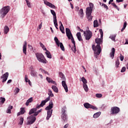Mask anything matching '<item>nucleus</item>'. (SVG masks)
Listing matches in <instances>:
<instances>
[{
	"instance_id": "nucleus-17",
	"label": "nucleus",
	"mask_w": 128,
	"mask_h": 128,
	"mask_svg": "<svg viewBox=\"0 0 128 128\" xmlns=\"http://www.w3.org/2000/svg\"><path fill=\"white\" fill-rule=\"evenodd\" d=\"M95 42L97 44V46H100V44H102V39L96 38L95 39Z\"/></svg>"
},
{
	"instance_id": "nucleus-3",
	"label": "nucleus",
	"mask_w": 128,
	"mask_h": 128,
	"mask_svg": "<svg viewBox=\"0 0 128 128\" xmlns=\"http://www.w3.org/2000/svg\"><path fill=\"white\" fill-rule=\"evenodd\" d=\"M80 30L81 32H84V38L86 40H90L92 38V32H90V30H88L85 32L82 29L80 28Z\"/></svg>"
},
{
	"instance_id": "nucleus-45",
	"label": "nucleus",
	"mask_w": 128,
	"mask_h": 128,
	"mask_svg": "<svg viewBox=\"0 0 128 128\" xmlns=\"http://www.w3.org/2000/svg\"><path fill=\"white\" fill-rule=\"evenodd\" d=\"M42 110L40 109L38 110V112L36 111V112L34 114V116H38L40 112H42Z\"/></svg>"
},
{
	"instance_id": "nucleus-21",
	"label": "nucleus",
	"mask_w": 128,
	"mask_h": 128,
	"mask_svg": "<svg viewBox=\"0 0 128 128\" xmlns=\"http://www.w3.org/2000/svg\"><path fill=\"white\" fill-rule=\"evenodd\" d=\"M92 9L88 8H86V15L89 16V14H92Z\"/></svg>"
},
{
	"instance_id": "nucleus-14",
	"label": "nucleus",
	"mask_w": 128,
	"mask_h": 128,
	"mask_svg": "<svg viewBox=\"0 0 128 128\" xmlns=\"http://www.w3.org/2000/svg\"><path fill=\"white\" fill-rule=\"evenodd\" d=\"M62 86H63L64 90L66 91V92H68V85H66V80H62Z\"/></svg>"
},
{
	"instance_id": "nucleus-47",
	"label": "nucleus",
	"mask_w": 128,
	"mask_h": 128,
	"mask_svg": "<svg viewBox=\"0 0 128 128\" xmlns=\"http://www.w3.org/2000/svg\"><path fill=\"white\" fill-rule=\"evenodd\" d=\"M70 40H71V42H72V44H73L76 45V41H74V36H70Z\"/></svg>"
},
{
	"instance_id": "nucleus-27",
	"label": "nucleus",
	"mask_w": 128,
	"mask_h": 128,
	"mask_svg": "<svg viewBox=\"0 0 128 128\" xmlns=\"http://www.w3.org/2000/svg\"><path fill=\"white\" fill-rule=\"evenodd\" d=\"M50 12L53 15V20H56V14L53 10H50Z\"/></svg>"
},
{
	"instance_id": "nucleus-13",
	"label": "nucleus",
	"mask_w": 128,
	"mask_h": 128,
	"mask_svg": "<svg viewBox=\"0 0 128 128\" xmlns=\"http://www.w3.org/2000/svg\"><path fill=\"white\" fill-rule=\"evenodd\" d=\"M44 4H46V6H49V8H56V6L48 1H44Z\"/></svg>"
},
{
	"instance_id": "nucleus-33",
	"label": "nucleus",
	"mask_w": 128,
	"mask_h": 128,
	"mask_svg": "<svg viewBox=\"0 0 128 128\" xmlns=\"http://www.w3.org/2000/svg\"><path fill=\"white\" fill-rule=\"evenodd\" d=\"M45 54L48 58H52V54H50V51H47L45 52Z\"/></svg>"
},
{
	"instance_id": "nucleus-60",
	"label": "nucleus",
	"mask_w": 128,
	"mask_h": 128,
	"mask_svg": "<svg viewBox=\"0 0 128 128\" xmlns=\"http://www.w3.org/2000/svg\"><path fill=\"white\" fill-rule=\"evenodd\" d=\"M25 82H28V78L26 75H25Z\"/></svg>"
},
{
	"instance_id": "nucleus-61",
	"label": "nucleus",
	"mask_w": 128,
	"mask_h": 128,
	"mask_svg": "<svg viewBox=\"0 0 128 128\" xmlns=\"http://www.w3.org/2000/svg\"><path fill=\"white\" fill-rule=\"evenodd\" d=\"M124 56H122V54H120V60L121 62H122L124 60Z\"/></svg>"
},
{
	"instance_id": "nucleus-57",
	"label": "nucleus",
	"mask_w": 128,
	"mask_h": 128,
	"mask_svg": "<svg viewBox=\"0 0 128 128\" xmlns=\"http://www.w3.org/2000/svg\"><path fill=\"white\" fill-rule=\"evenodd\" d=\"M102 94H96V98H102Z\"/></svg>"
},
{
	"instance_id": "nucleus-1",
	"label": "nucleus",
	"mask_w": 128,
	"mask_h": 128,
	"mask_svg": "<svg viewBox=\"0 0 128 128\" xmlns=\"http://www.w3.org/2000/svg\"><path fill=\"white\" fill-rule=\"evenodd\" d=\"M61 118L62 122H68V110L66 106H62L61 109Z\"/></svg>"
},
{
	"instance_id": "nucleus-52",
	"label": "nucleus",
	"mask_w": 128,
	"mask_h": 128,
	"mask_svg": "<svg viewBox=\"0 0 128 128\" xmlns=\"http://www.w3.org/2000/svg\"><path fill=\"white\" fill-rule=\"evenodd\" d=\"M71 48L74 52H76V45H74V46H73Z\"/></svg>"
},
{
	"instance_id": "nucleus-38",
	"label": "nucleus",
	"mask_w": 128,
	"mask_h": 128,
	"mask_svg": "<svg viewBox=\"0 0 128 128\" xmlns=\"http://www.w3.org/2000/svg\"><path fill=\"white\" fill-rule=\"evenodd\" d=\"M79 12L80 14V16L81 18H84V10L82 8H80L79 10Z\"/></svg>"
},
{
	"instance_id": "nucleus-6",
	"label": "nucleus",
	"mask_w": 128,
	"mask_h": 128,
	"mask_svg": "<svg viewBox=\"0 0 128 128\" xmlns=\"http://www.w3.org/2000/svg\"><path fill=\"white\" fill-rule=\"evenodd\" d=\"M36 116H34V114L31 115L28 118H29L30 120H28L27 122V125H30L32 124H34V122L36 120Z\"/></svg>"
},
{
	"instance_id": "nucleus-53",
	"label": "nucleus",
	"mask_w": 128,
	"mask_h": 128,
	"mask_svg": "<svg viewBox=\"0 0 128 128\" xmlns=\"http://www.w3.org/2000/svg\"><path fill=\"white\" fill-rule=\"evenodd\" d=\"M89 6H90V7H88V8H92H92H94V4H92V2H90Z\"/></svg>"
},
{
	"instance_id": "nucleus-39",
	"label": "nucleus",
	"mask_w": 128,
	"mask_h": 128,
	"mask_svg": "<svg viewBox=\"0 0 128 128\" xmlns=\"http://www.w3.org/2000/svg\"><path fill=\"white\" fill-rule=\"evenodd\" d=\"M98 20H94V27L98 28Z\"/></svg>"
},
{
	"instance_id": "nucleus-56",
	"label": "nucleus",
	"mask_w": 128,
	"mask_h": 128,
	"mask_svg": "<svg viewBox=\"0 0 128 128\" xmlns=\"http://www.w3.org/2000/svg\"><path fill=\"white\" fill-rule=\"evenodd\" d=\"M18 92H20V88H16V92H15V94H18Z\"/></svg>"
},
{
	"instance_id": "nucleus-12",
	"label": "nucleus",
	"mask_w": 128,
	"mask_h": 128,
	"mask_svg": "<svg viewBox=\"0 0 128 128\" xmlns=\"http://www.w3.org/2000/svg\"><path fill=\"white\" fill-rule=\"evenodd\" d=\"M50 100V97H48L46 98L44 100H43L42 101L41 103L40 104V106H46V104Z\"/></svg>"
},
{
	"instance_id": "nucleus-36",
	"label": "nucleus",
	"mask_w": 128,
	"mask_h": 128,
	"mask_svg": "<svg viewBox=\"0 0 128 128\" xmlns=\"http://www.w3.org/2000/svg\"><path fill=\"white\" fill-rule=\"evenodd\" d=\"M83 88L86 92H88V84H83Z\"/></svg>"
},
{
	"instance_id": "nucleus-5",
	"label": "nucleus",
	"mask_w": 128,
	"mask_h": 128,
	"mask_svg": "<svg viewBox=\"0 0 128 128\" xmlns=\"http://www.w3.org/2000/svg\"><path fill=\"white\" fill-rule=\"evenodd\" d=\"M92 48L94 52H96L97 50V52L96 54L100 56V54L102 52V47H100V45H96V46L93 44L92 45Z\"/></svg>"
},
{
	"instance_id": "nucleus-24",
	"label": "nucleus",
	"mask_w": 128,
	"mask_h": 128,
	"mask_svg": "<svg viewBox=\"0 0 128 128\" xmlns=\"http://www.w3.org/2000/svg\"><path fill=\"white\" fill-rule=\"evenodd\" d=\"M116 34H111L109 36V38H110L113 42H116Z\"/></svg>"
},
{
	"instance_id": "nucleus-10",
	"label": "nucleus",
	"mask_w": 128,
	"mask_h": 128,
	"mask_svg": "<svg viewBox=\"0 0 128 128\" xmlns=\"http://www.w3.org/2000/svg\"><path fill=\"white\" fill-rule=\"evenodd\" d=\"M8 72H6L1 76V78L3 79L2 82H6L8 80Z\"/></svg>"
},
{
	"instance_id": "nucleus-7",
	"label": "nucleus",
	"mask_w": 128,
	"mask_h": 128,
	"mask_svg": "<svg viewBox=\"0 0 128 128\" xmlns=\"http://www.w3.org/2000/svg\"><path fill=\"white\" fill-rule=\"evenodd\" d=\"M120 112V109L118 106H114L111 108L110 114H117Z\"/></svg>"
},
{
	"instance_id": "nucleus-18",
	"label": "nucleus",
	"mask_w": 128,
	"mask_h": 128,
	"mask_svg": "<svg viewBox=\"0 0 128 128\" xmlns=\"http://www.w3.org/2000/svg\"><path fill=\"white\" fill-rule=\"evenodd\" d=\"M28 46V43L24 41V44H23V52L24 54L26 55V46Z\"/></svg>"
},
{
	"instance_id": "nucleus-4",
	"label": "nucleus",
	"mask_w": 128,
	"mask_h": 128,
	"mask_svg": "<svg viewBox=\"0 0 128 128\" xmlns=\"http://www.w3.org/2000/svg\"><path fill=\"white\" fill-rule=\"evenodd\" d=\"M10 12V6H6L3 7L0 10V18H4L6 16V14Z\"/></svg>"
},
{
	"instance_id": "nucleus-26",
	"label": "nucleus",
	"mask_w": 128,
	"mask_h": 128,
	"mask_svg": "<svg viewBox=\"0 0 128 128\" xmlns=\"http://www.w3.org/2000/svg\"><path fill=\"white\" fill-rule=\"evenodd\" d=\"M36 108H32L30 112H29V113L28 114L30 116V114H36Z\"/></svg>"
},
{
	"instance_id": "nucleus-15",
	"label": "nucleus",
	"mask_w": 128,
	"mask_h": 128,
	"mask_svg": "<svg viewBox=\"0 0 128 128\" xmlns=\"http://www.w3.org/2000/svg\"><path fill=\"white\" fill-rule=\"evenodd\" d=\"M116 52V49H114V48H112L111 52L110 54V58H111L114 59V53Z\"/></svg>"
},
{
	"instance_id": "nucleus-32",
	"label": "nucleus",
	"mask_w": 128,
	"mask_h": 128,
	"mask_svg": "<svg viewBox=\"0 0 128 128\" xmlns=\"http://www.w3.org/2000/svg\"><path fill=\"white\" fill-rule=\"evenodd\" d=\"M48 96H49L48 98H50V96L51 98H52L54 96V94H52V91L50 89L48 90Z\"/></svg>"
},
{
	"instance_id": "nucleus-35",
	"label": "nucleus",
	"mask_w": 128,
	"mask_h": 128,
	"mask_svg": "<svg viewBox=\"0 0 128 128\" xmlns=\"http://www.w3.org/2000/svg\"><path fill=\"white\" fill-rule=\"evenodd\" d=\"M60 32H62V34H65L64 28V25H62H62L60 26Z\"/></svg>"
},
{
	"instance_id": "nucleus-25",
	"label": "nucleus",
	"mask_w": 128,
	"mask_h": 128,
	"mask_svg": "<svg viewBox=\"0 0 128 128\" xmlns=\"http://www.w3.org/2000/svg\"><path fill=\"white\" fill-rule=\"evenodd\" d=\"M4 34H7L8 32H10V28H8V26H4Z\"/></svg>"
},
{
	"instance_id": "nucleus-50",
	"label": "nucleus",
	"mask_w": 128,
	"mask_h": 128,
	"mask_svg": "<svg viewBox=\"0 0 128 128\" xmlns=\"http://www.w3.org/2000/svg\"><path fill=\"white\" fill-rule=\"evenodd\" d=\"M26 2V4L28 6V8H31V5H30V1H28V0H25Z\"/></svg>"
},
{
	"instance_id": "nucleus-29",
	"label": "nucleus",
	"mask_w": 128,
	"mask_h": 128,
	"mask_svg": "<svg viewBox=\"0 0 128 128\" xmlns=\"http://www.w3.org/2000/svg\"><path fill=\"white\" fill-rule=\"evenodd\" d=\"M58 46H60V48L62 50L63 52H64V44H62V42H60L57 45Z\"/></svg>"
},
{
	"instance_id": "nucleus-19",
	"label": "nucleus",
	"mask_w": 128,
	"mask_h": 128,
	"mask_svg": "<svg viewBox=\"0 0 128 128\" xmlns=\"http://www.w3.org/2000/svg\"><path fill=\"white\" fill-rule=\"evenodd\" d=\"M76 36L77 38L79 40V42H82V34H81L80 32H77Z\"/></svg>"
},
{
	"instance_id": "nucleus-20",
	"label": "nucleus",
	"mask_w": 128,
	"mask_h": 128,
	"mask_svg": "<svg viewBox=\"0 0 128 128\" xmlns=\"http://www.w3.org/2000/svg\"><path fill=\"white\" fill-rule=\"evenodd\" d=\"M26 112V110H24V108H20V111L17 114V116H20V114H24Z\"/></svg>"
},
{
	"instance_id": "nucleus-48",
	"label": "nucleus",
	"mask_w": 128,
	"mask_h": 128,
	"mask_svg": "<svg viewBox=\"0 0 128 128\" xmlns=\"http://www.w3.org/2000/svg\"><path fill=\"white\" fill-rule=\"evenodd\" d=\"M0 102H2V104H4V102H6V98L1 97L0 98Z\"/></svg>"
},
{
	"instance_id": "nucleus-41",
	"label": "nucleus",
	"mask_w": 128,
	"mask_h": 128,
	"mask_svg": "<svg viewBox=\"0 0 128 128\" xmlns=\"http://www.w3.org/2000/svg\"><path fill=\"white\" fill-rule=\"evenodd\" d=\"M54 40L55 41L56 44L57 46H58V44L60 43V40H58V38L56 36L54 37Z\"/></svg>"
},
{
	"instance_id": "nucleus-31",
	"label": "nucleus",
	"mask_w": 128,
	"mask_h": 128,
	"mask_svg": "<svg viewBox=\"0 0 128 128\" xmlns=\"http://www.w3.org/2000/svg\"><path fill=\"white\" fill-rule=\"evenodd\" d=\"M12 106H9V107L7 108L6 112L7 114H12Z\"/></svg>"
},
{
	"instance_id": "nucleus-16",
	"label": "nucleus",
	"mask_w": 128,
	"mask_h": 128,
	"mask_svg": "<svg viewBox=\"0 0 128 128\" xmlns=\"http://www.w3.org/2000/svg\"><path fill=\"white\" fill-rule=\"evenodd\" d=\"M52 110H48L47 116L46 118V120H50V118L52 116Z\"/></svg>"
},
{
	"instance_id": "nucleus-23",
	"label": "nucleus",
	"mask_w": 128,
	"mask_h": 128,
	"mask_svg": "<svg viewBox=\"0 0 128 128\" xmlns=\"http://www.w3.org/2000/svg\"><path fill=\"white\" fill-rule=\"evenodd\" d=\"M100 114H102V112H97L93 115V118H98V116H100Z\"/></svg>"
},
{
	"instance_id": "nucleus-62",
	"label": "nucleus",
	"mask_w": 128,
	"mask_h": 128,
	"mask_svg": "<svg viewBox=\"0 0 128 128\" xmlns=\"http://www.w3.org/2000/svg\"><path fill=\"white\" fill-rule=\"evenodd\" d=\"M28 46L29 48L30 49V50H34V48H32V46L31 45L28 44Z\"/></svg>"
},
{
	"instance_id": "nucleus-37",
	"label": "nucleus",
	"mask_w": 128,
	"mask_h": 128,
	"mask_svg": "<svg viewBox=\"0 0 128 128\" xmlns=\"http://www.w3.org/2000/svg\"><path fill=\"white\" fill-rule=\"evenodd\" d=\"M86 16L88 22H92V20L93 16H92V14L86 15Z\"/></svg>"
},
{
	"instance_id": "nucleus-28",
	"label": "nucleus",
	"mask_w": 128,
	"mask_h": 128,
	"mask_svg": "<svg viewBox=\"0 0 128 128\" xmlns=\"http://www.w3.org/2000/svg\"><path fill=\"white\" fill-rule=\"evenodd\" d=\"M32 97L30 98H28L26 102V106H28L30 104V102H32Z\"/></svg>"
},
{
	"instance_id": "nucleus-42",
	"label": "nucleus",
	"mask_w": 128,
	"mask_h": 128,
	"mask_svg": "<svg viewBox=\"0 0 128 128\" xmlns=\"http://www.w3.org/2000/svg\"><path fill=\"white\" fill-rule=\"evenodd\" d=\"M111 4H112V6H114V8H116V10H117L118 11H120V8H118V6H116V4L112 3Z\"/></svg>"
},
{
	"instance_id": "nucleus-11",
	"label": "nucleus",
	"mask_w": 128,
	"mask_h": 128,
	"mask_svg": "<svg viewBox=\"0 0 128 128\" xmlns=\"http://www.w3.org/2000/svg\"><path fill=\"white\" fill-rule=\"evenodd\" d=\"M52 108H54V103L52 102V100H51L49 102L48 106L45 108V110H52Z\"/></svg>"
},
{
	"instance_id": "nucleus-9",
	"label": "nucleus",
	"mask_w": 128,
	"mask_h": 128,
	"mask_svg": "<svg viewBox=\"0 0 128 128\" xmlns=\"http://www.w3.org/2000/svg\"><path fill=\"white\" fill-rule=\"evenodd\" d=\"M66 32L68 39L70 40V36H72L70 30L69 28H66Z\"/></svg>"
},
{
	"instance_id": "nucleus-49",
	"label": "nucleus",
	"mask_w": 128,
	"mask_h": 128,
	"mask_svg": "<svg viewBox=\"0 0 128 128\" xmlns=\"http://www.w3.org/2000/svg\"><path fill=\"white\" fill-rule=\"evenodd\" d=\"M119 66H120V61L118 60V59H117V60L116 61V68H118Z\"/></svg>"
},
{
	"instance_id": "nucleus-40",
	"label": "nucleus",
	"mask_w": 128,
	"mask_h": 128,
	"mask_svg": "<svg viewBox=\"0 0 128 128\" xmlns=\"http://www.w3.org/2000/svg\"><path fill=\"white\" fill-rule=\"evenodd\" d=\"M82 81L83 82V84H88V81L86 80V78H84V77H82Z\"/></svg>"
},
{
	"instance_id": "nucleus-44",
	"label": "nucleus",
	"mask_w": 128,
	"mask_h": 128,
	"mask_svg": "<svg viewBox=\"0 0 128 128\" xmlns=\"http://www.w3.org/2000/svg\"><path fill=\"white\" fill-rule=\"evenodd\" d=\"M22 124H24V117H21L20 118V121L18 122V124H20V126H22Z\"/></svg>"
},
{
	"instance_id": "nucleus-55",
	"label": "nucleus",
	"mask_w": 128,
	"mask_h": 128,
	"mask_svg": "<svg viewBox=\"0 0 128 128\" xmlns=\"http://www.w3.org/2000/svg\"><path fill=\"white\" fill-rule=\"evenodd\" d=\"M46 80H47V82H49V84H50V82L52 81V78L48 77H46Z\"/></svg>"
},
{
	"instance_id": "nucleus-46",
	"label": "nucleus",
	"mask_w": 128,
	"mask_h": 128,
	"mask_svg": "<svg viewBox=\"0 0 128 128\" xmlns=\"http://www.w3.org/2000/svg\"><path fill=\"white\" fill-rule=\"evenodd\" d=\"M99 32L100 34V38H101V40H102V38H104V32H102V29H100Z\"/></svg>"
},
{
	"instance_id": "nucleus-58",
	"label": "nucleus",
	"mask_w": 128,
	"mask_h": 128,
	"mask_svg": "<svg viewBox=\"0 0 128 128\" xmlns=\"http://www.w3.org/2000/svg\"><path fill=\"white\" fill-rule=\"evenodd\" d=\"M102 108H108V106L106 104H102L101 106Z\"/></svg>"
},
{
	"instance_id": "nucleus-8",
	"label": "nucleus",
	"mask_w": 128,
	"mask_h": 128,
	"mask_svg": "<svg viewBox=\"0 0 128 128\" xmlns=\"http://www.w3.org/2000/svg\"><path fill=\"white\" fill-rule=\"evenodd\" d=\"M84 106L86 108H92V110H98V108L96 106H92L88 102H86L84 104Z\"/></svg>"
},
{
	"instance_id": "nucleus-59",
	"label": "nucleus",
	"mask_w": 128,
	"mask_h": 128,
	"mask_svg": "<svg viewBox=\"0 0 128 128\" xmlns=\"http://www.w3.org/2000/svg\"><path fill=\"white\" fill-rule=\"evenodd\" d=\"M40 46H41V48L43 49L46 46H44V44H42V42H40Z\"/></svg>"
},
{
	"instance_id": "nucleus-51",
	"label": "nucleus",
	"mask_w": 128,
	"mask_h": 128,
	"mask_svg": "<svg viewBox=\"0 0 128 128\" xmlns=\"http://www.w3.org/2000/svg\"><path fill=\"white\" fill-rule=\"evenodd\" d=\"M102 6H104V8H106V10H108V6H106V4H105L102 3Z\"/></svg>"
},
{
	"instance_id": "nucleus-54",
	"label": "nucleus",
	"mask_w": 128,
	"mask_h": 128,
	"mask_svg": "<svg viewBox=\"0 0 128 128\" xmlns=\"http://www.w3.org/2000/svg\"><path fill=\"white\" fill-rule=\"evenodd\" d=\"M126 67L125 66H124L121 69V70H120V72H126Z\"/></svg>"
},
{
	"instance_id": "nucleus-63",
	"label": "nucleus",
	"mask_w": 128,
	"mask_h": 128,
	"mask_svg": "<svg viewBox=\"0 0 128 128\" xmlns=\"http://www.w3.org/2000/svg\"><path fill=\"white\" fill-rule=\"evenodd\" d=\"M128 24V23L126 22H125L124 24V26L123 28H126V26Z\"/></svg>"
},
{
	"instance_id": "nucleus-64",
	"label": "nucleus",
	"mask_w": 128,
	"mask_h": 128,
	"mask_svg": "<svg viewBox=\"0 0 128 128\" xmlns=\"http://www.w3.org/2000/svg\"><path fill=\"white\" fill-rule=\"evenodd\" d=\"M110 126V124H106L105 126H104V128H108Z\"/></svg>"
},
{
	"instance_id": "nucleus-30",
	"label": "nucleus",
	"mask_w": 128,
	"mask_h": 128,
	"mask_svg": "<svg viewBox=\"0 0 128 128\" xmlns=\"http://www.w3.org/2000/svg\"><path fill=\"white\" fill-rule=\"evenodd\" d=\"M52 90L54 92H58V88L56 86H52Z\"/></svg>"
},
{
	"instance_id": "nucleus-2",
	"label": "nucleus",
	"mask_w": 128,
	"mask_h": 128,
	"mask_svg": "<svg viewBox=\"0 0 128 128\" xmlns=\"http://www.w3.org/2000/svg\"><path fill=\"white\" fill-rule=\"evenodd\" d=\"M35 54L38 60L40 62H42V64H46L48 62V61L46 60L42 54L37 52Z\"/></svg>"
},
{
	"instance_id": "nucleus-22",
	"label": "nucleus",
	"mask_w": 128,
	"mask_h": 128,
	"mask_svg": "<svg viewBox=\"0 0 128 128\" xmlns=\"http://www.w3.org/2000/svg\"><path fill=\"white\" fill-rule=\"evenodd\" d=\"M30 75L32 76H38V72H36V70H32L30 71Z\"/></svg>"
},
{
	"instance_id": "nucleus-34",
	"label": "nucleus",
	"mask_w": 128,
	"mask_h": 128,
	"mask_svg": "<svg viewBox=\"0 0 128 128\" xmlns=\"http://www.w3.org/2000/svg\"><path fill=\"white\" fill-rule=\"evenodd\" d=\"M59 74L60 76V78H62V80H66V77L64 76V74H62V72H59Z\"/></svg>"
},
{
	"instance_id": "nucleus-43",
	"label": "nucleus",
	"mask_w": 128,
	"mask_h": 128,
	"mask_svg": "<svg viewBox=\"0 0 128 128\" xmlns=\"http://www.w3.org/2000/svg\"><path fill=\"white\" fill-rule=\"evenodd\" d=\"M53 22L54 24V26H58V20L57 19H54L53 20Z\"/></svg>"
}]
</instances>
